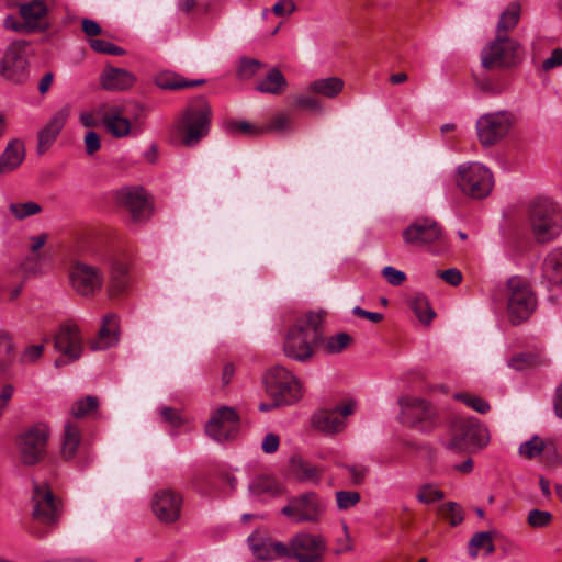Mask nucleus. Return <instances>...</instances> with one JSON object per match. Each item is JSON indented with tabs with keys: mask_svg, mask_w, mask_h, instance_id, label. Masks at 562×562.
Instances as JSON below:
<instances>
[{
	"mask_svg": "<svg viewBox=\"0 0 562 562\" xmlns=\"http://www.w3.org/2000/svg\"><path fill=\"white\" fill-rule=\"evenodd\" d=\"M322 323V313L308 312L299 318L284 338L283 351L285 356L300 362L311 359L313 356L312 345L317 342L321 337Z\"/></svg>",
	"mask_w": 562,
	"mask_h": 562,
	"instance_id": "f257e3e1",
	"label": "nucleus"
},
{
	"mask_svg": "<svg viewBox=\"0 0 562 562\" xmlns=\"http://www.w3.org/2000/svg\"><path fill=\"white\" fill-rule=\"evenodd\" d=\"M52 427L45 422H36L24 427L15 437L18 459L25 467L42 463L48 454Z\"/></svg>",
	"mask_w": 562,
	"mask_h": 562,
	"instance_id": "f03ea898",
	"label": "nucleus"
},
{
	"mask_svg": "<svg viewBox=\"0 0 562 562\" xmlns=\"http://www.w3.org/2000/svg\"><path fill=\"white\" fill-rule=\"evenodd\" d=\"M531 232L539 243H548L562 232V210L549 198L532 200L528 209Z\"/></svg>",
	"mask_w": 562,
	"mask_h": 562,
	"instance_id": "7ed1b4c3",
	"label": "nucleus"
},
{
	"mask_svg": "<svg viewBox=\"0 0 562 562\" xmlns=\"http://www.w3.org/2000/svg\"><path fill=\"white\" fill-rule=\"evenodd\" d=\"M524 59L521 44L510 36L495 34L481 52L482 67L488 70H503L517 67Z\"/></svg>",
	"mask_w": 562,
	"mask_h": 562,
	"instance_id": "20e7f679",
	"label": "nucleus"
},
{
	"mask_svg": "<svg viewBox=\"0 0 562 562\" xmlns=\"http://www.w3.org/2000/svg\"><path fill=\"white\" fill-rule=\"evenodd\" d=\"M55 0H31L19 7L21 20L8 15L3 25L5 29L20 33H42L50 27L48 18L50 8Z\"/></svg>",
	"mask_w": 562,
	"mask_h": 562,
	"instance_id": "39448f33",
	"label": "nucleus"
},
{
	"mask_svg": "<svg viewBox=\"0 0 562 562\" xmlns=\"http://www.w3.org/2000/svg\"><path fill=\"white\" fill-rule=\"evenodd\" d=\"M211 108L207 102L200 98L193 101L182 113L177 124L184 146H195L210 130Z\"/></svg>",
	"mask_w": 562,
	"mask_h": 562,
	"instance_id": "423d86ee",
	"label": "nucleus"
},
{
	"mask_svg": "<svg viewBox=\"0 0 562 562\" xmlns=\"http://www.w3.org/2000/svg\"><path fill=\"white\" fill-rule=\"evenodd\" d=\"M452 437L448 448L456 451L473 452L487 446V429L475 418H456L452 424Z\"/></svg>",
	"mask_w": 562,
	"mask_h": 562,
	"instance_id": "0eeeda50",
	"label": "nucleus"
},
{
	"mask_svg": "<svg viewBox=\"0 0 562 562\" xmlns=\"http://www.w3.org/2000/svg\"><path fill=\"white\" fill-rule=\"evenodd\" d=\"M456 181L463 194L477 200L486 198L494 186L493 173L480 162L460 165Z\"/></svg>",
	"mask_w": 562,
	"mask_h": 562,
	"instance_id": "6e6552de",
	"label": "nucleus"
},
{
	"mask_svg": "<svg viewBox=\"0 0 562 562\" xmlns=\"http://www.w3.org/2000/svg\"><path fill=\"white\" fill-rule=\"evenodd\" d=\"M537 305L535 293L529 283L520 277L507 281V312L509 322L518 325L527 321Z\"/></svg>",
	"mask_w": 562,
	"mask_h": 562,
	"instance_id": "1a4fd4ad",
	"label": "nucleus"
},
{
	"mask_svg": "<svg viewBox=\"0 0 562 562\" xmlns=\"http://www.w3.org/2000/svg\"><path fill=\"white\" fill-rule=\"evenodd\" d=\"M68 277L71 289L86 299L95 297L105 283L102 268L81 260L72 262Z\"/></svg>",
	"mask_w": 562,
	"mask_h": 562,
	"instance_id": "9d476101",
	"label": "nucleus"
},
{
	"mask_svg": "<svg viewBox=\"0 0 562 562\" xmlns=\"http://www.w3.org/2000/svg\"><path fill=\"white\" fill-rule=\"evenodd\" d=\"M265 385L277 404H293L302 397L300 381L281 366L273 367L266 373Z\"/></svg>",
	"mask_w": 562,
	"mask_h": 562,
	"instance_id": "9b49d317",
	"label": "nucleus"
},
{
	"mask_svg": "<svg viewBox=\"0 0 562 562\" xmlns=\"http://www.w3.org/2000/svg\"><path fill=\"white\" fill-rule=\"evenodd\" d=\"M289 555L297 562H324L327 541L319 533L300 532L288 544Z\"/></svg>",
	"mask_w": 562,
	"mask_h": 562,
	"instance_id": "f8f14e48",
	"label": "nucleus"
},
{
	"mask_svg": "<svg viewBox=\"0 0 562 562\" xmlns=\"http://www.w3.org/2000/svg\"><path fill=\"white\" fill-rule=\"evenodd\" d=\"M326 510L325 502L314 492L290 499L281 513L295 522H318Z\"/></svg>",
	"mask_w": 562,
	"mask_h": 562,
	"instance_id": "ddd939ff",
	"label": "nucleus"
},
{
	"mask_svg": "<svg viewBox=\"0 0 562 562\" xmlns=\"http://www.w3.org/2000/svg\"><path fill=\"white\" fill-rule=\"evenodd\" d=\"M515 116L508 111L487 113L476 122L477 137L483 146H492L505 137L513 125Z\"/></svg>",
	"mask_w": 562,
	"mask_h": 562,
	"instance_id": "4468645a",
	"label": "nucleus"
},
{
	"mask_svg": "<svg viewBox=\"0 0 562 562\" xmlns=\"http://www.w3.org/2000/svg\"><path fill=\"white\" fill-rule=\"evenodd\" d=\"M25 41H16L9 45L0 61V75L14 83L23 82L27 77Z\"/></svg>",
	"mask_w": 562,
	"mask_h": 562,
	"instance_id": "2eb2a0df",
	"label": "nucleus"
},
{
	"mask_svg": "<svg viewBox=\"0 0 562 562\" xmlns=\"http://www.w3.org/2000/svg\"><path fill=\"white\" fill-rule=\"evenodd\" d=\"M108 270V280L104 283L109 299L121 297L130 286V270L126 260L117 254L106 255L102 259Z\"/></svg>",
	"mask_w": 562,
	"mask_h": 562,
	"instance_id": "dca6fc26",
	"label": "nucleus"
},
{
	"mask_svg": "<svg viewBox=\"0 0 562 562\" xmlns=\"http://www.w3.org/2000/svg\"><path fill=\"white\" fill-rule=\"evenodd\" d=\"M117 204L130 213L131 221L139 224L151 215L148 196L142 188L125 187L116 192Z\"/></svg>",
	"mask_w": 562,
	"mask_h": 562,
	"instance_id": "f3484780",
	"label": "nucleus"
},
{
	"mask_svg": "<svg viewBox=\"0 0 562 562\" xmlns=\"http://www.w3.org/2000/svg\"><path fill=\"white\" fill-rule=\"evenodd\" d=\"M33 516L43 524H54L60 515L59 502L47 483L33 484Z\"/></svg>",
	"mask_w": 562,
	"mask_h": 562,
	"instance_id": "a211bd4d",
	"label": "nucleus"
},
{
	"mask_svg": "<svg viewBox=\"0 0 562 562\" xmlns=\"http://www.w3.org/2000/svg\"><path fill=\"white\" fill-rule=\"evenodd\" d=\"M239 427V418L234 408L223 406L215 411L205 425L206 434L218 442L233 438Z\"/></svg>",
	"mask_w": 562,
	"mask_h": 562,
	"instance_id": "6ab92c4d",
	"label": "nucleus"
},
{
	"mask_svg": "<svg viewBox=\"0 0 562 562\" xmlns=\"http://www.w3.org/2000/svg\"><path fill=\"white\" fill-rule=\"evenodd\" d=\"M442 237L441 227L429 217L417 218L403 232L404 241L414 247L432 245L440 241Z\"/></svg>",
	"mask_w": 562,
	"mask_h": 562,
	"instance_id": "aec40b11",
	"label": "nucleus"
},
{
	"mask_svg": "<svg viewBox=\"0 0 562 562\" xmlns=\"http://www.w3.org/2000/svg\"><path fill=\"white\" fill-rule=\"evenodd\" d=\"M248 544L258 560L272 561L289 555L288 544L273 540L259 531H255L248 537Z\"/></svg>",
	"mask_w": 562,
	"mask_h": 562,
	"instance_id": "412c9836",
	"label": "nucleus"
},
{
	"mask_svg": "<svg viewBox=\"0 0 562 562\" xmlns=\"http://www.w3.org/2000/svg\"><path fill=\"white\" fill-rule=\"evenodd\" d=\"M398 403L403 423L412 427H418L423 431L426 430V427L422 424L428 422L435 414L429 403L413 396H403Z\"/></svg>",
	"mask_w": 562,
	"mask_h": 562,
	"instance_id": "4be33fe9",
	"label": "nucleus"
},
{
	"mask_svg": "<svg viewBox=\"0 0 562 562\" xmlns=\"http://www.w3.org/2000/svg\"><path fill=\"white\" fill-rule=\"evenodd\" d=\"M102 122L108 132L117 138L125 137L131 133L139 134L143 130V123L139 117L131 122L123 115V111L120 108H112L104 112Z\"/></svg>",
	"mask_w": 562,
	"mask_h": 562,
	"instance_id": "5701e85b",
	"label": "nucleus"
},
{
	"mask_svg": "<svg viewBox=\"0 0 562 562\" xmlns=\"http://www.w3.org/2000/svg\"><path fill=\"white\" fill-rule=\"evenodd\" d=\"M182 498L171 490L157 492L153 501V510L164 522H173L180 517Z\"/></svg>",
	"mask_w": 562,
	"mask_h": 562,
	"instance_id": "b1692460",
	"label": "nucleus"
},
{
	"mask_svg": "<svg viewBox=\"0 0 562 562\" xmlns=\"http://www.w3.org/2000/svg\"><path fill=\"white\" fill-rule=\"evenodd\" d=\"M55 347L70 360H77L82 351V337L75 324H65L55 337Z\"/></svg>",
	"mask_w": 562,
	"mask_h": 562,
	"instance_id": "393cba45",
	"label": "nucleus"
},
{
	"mask_svg": "<svg viewBox=\"0 0 562 562\" xmlns=\"http://www.w3.org/2000/svg\"><path fill=\"white\" fill-rule=\"evenodd\" d=\"M70 115V105L57 110L45 126L38 132L37 151L44 154L55 142Z\"/></svg>",
	"mask_w": 562,
	"mask_h": 562,
	"instance_id": "a878e982",
	"label": "nucleus"
},
{
	"mask_svg": "<svg viewBox=\"0 0 562 562\" xmlns=\"http://www.w3.org/2000/svg\"><path fill=\"white\" fill-rule=\"evenodd\" d=\"M136 81V77L128 70L106 66L100 75V85L109 91L127 90Z\"/></svg>",
	"mask_w": 562,
	"mask_h": 562,
	"instance_id": "bb28decb",
	"label": "nucleus"
},
{
	"mask_svg": "<svg viewBox=\"0 0 562 562\" xmlns=\"http://www.w3.org/2000/svg\"><path fill=\"white\" fill-rule=\"evenodd\" d=\"M119 340V322L115 314H106L102 319V325L98 337L92 342V349L101 350L115 345Z\"/></svg>",
	"mask_w": 562,
	"mask_h": 562,
	"instance_id": "cd10ccee",
	"label": "nucleus"
},
{
	"mask_svg": "<svg viewBox=\"0 0 562 562\" xmlns=\"http://www.w3.org/2000/svg\"><path fill=\"white\" fill-rule=\"evenodd\" d=\"M313 426L325 432L336 434L341 431L346 424L338 411H319L313 416Z\"/></svg>",
	"mask_w": 562,
	"mask_h": 562,
	"instance_id": "c85d7f7f",
	"label": "nucleus"
},
{
	"mask_svg": "<svg viewBox=\"0 0 562 562\" xmlns=\"http://www.w3.org/2000/svg\"><path fill=\"white\" fill-rule=\"evenodd\" d=\"M25 157L24 145L20 140H12L0 156V173H8L18 168Z\"/></svg>",
	"mask_w": 562,
	"mask_h": 562,
	"instance_id": "c756f323",
	"label": "nucleus"
},
{
	"mask_svg": "<svg viewBox=\"0 0 562 562\" xmlns=\"http://www.w3.org/2000/svg\"><path fill=\"white\" fill-rule=\"evenodd\" d=\"M344 80L338 77L321 78L312 81L307 91L328 99H334L344 90Z\"/></svg>",
	"mask_w": 562,
	"mask_h": 562,
	"instance_id": "7c9ffc66",
	"label": "nucleus"
},
{
	"mask_svg": "<svg viewBox=\"0 0 562 562\" xmlns=\"http://www.w3.org/2000/svg\"><path fill=\"white\" fill-rule=\"evenodd\" d=\"M81 442L80 429L72 423H66L61 439V457L65 460H71L77 454Z\"/></svg>",
	"mask_w": 562,
	"mask_h": 562,
	"instance_id": "2f4dec72",
	"label": "nucleus"
},
{
	"mask_svg": "<svg viewBox=\"0 0 562 562\" xmlns=\"http://www.w3.org/2000/svg\"><path fill=\"white\" fill-rule=\"evenodd\" d=\"M521 14V5L517 1L510 2L507 8L502 12L497 26L496 34L508 36V33L512 32L519 23Z\"/></svg>",
	"mask_w": 562,
	"mask_h": 562,
	"instance_id": "473e14b6",
	"label": "nucleus"
},
{
	"mask_svg": "<svg viewBox=\"0 0 562 562\" xmlns=\"http://www.w3.org/2000/svg\"><path fill=\"white\" fill-rule=\"evenodd\" d=\"M286 86L288 82L282 72L277 68H271L266 77L257 82L256 89L262 93L280 94Z\"/></svg>",
	"mask_w": 562,
	"mask_h": 562,
	"instance_id": "72a5a7b5",
	"label": "nucleus"
},
{
	"mask_svg": "<svg viewBox=\"0 0 562 562\" xmlns=\"http://www.w3.org/2000/svg\"><path fill=\"white\" fill-rule=\"evenodd\" d=\"M155 83L166 90H177L183 88L196 87L204 83V80H186L183 77L170 72L165 71L156 76Z\"/></svg>",
	"mask_w": 562,
	"mask_h": 562,
	"instance_id": "f704fd0d",
	"label": "nucleus"
},
{
	"mask_svg": "<svg viewBox=\"0 0 562 562\" xmlns=\"http://www.w3.org/2000/svg\"><path fill=\"white\" fill-rule=\"evenodd\" d=\"M543 274L551 283H562V248L548 254L543 262Z\"/></svg>",
	"mask_w": 562,
	"mask_h": 562,
	"instance_id": "c9c22d12",
	"label": "nucleus"
},
{
	"mask_svg": "<svg viewBox=\"0 0 562 562\" xmlns=\"http://www.w3.org/2000/svg\"><path fill=\"white\" fill-rule=\"evenodd\" d=\"M293 471L302 482L318 484L323 470L305 461L293 462Z\"/></svg>",
	"mask_w": 562,
	"mask_h": 562,
	"instance_id": "e433bc0d",
	"label": "nucleus"
},
{
	"mask_svg": "<svg viewBox=\"0 0 562 562\" xmlns=\"http://www.w3.org/2000/svg\"><path fill=\"white\" fill-rule=\"evenodd\" d=\"M409 306L414 311L417 318L424 324L428 325L435 317V312L424 295L418 294L412 297L409 301Z\"/></svg>",
	"mask_w": 562,
	"mask_h": 562,
	"instance_id": "4c0bfd02",
	"label": "nucleus"
},
{
	"mask_svg": "<svg viewBox=\"0 0 562 562\" xmlns=\"http://www.w3.org/2000/svg\"><path fill=\"white\" fill-rule=\"evenodd\" d=\"M99 407V400L95 396L87 395L72 404L71 415L75 418H83L92 415Z\"/></svg>",
	"mask_w": 562,
	"mask_h": 562,
	"instance_id": "58836bf2",
	"label": "nucleus"
},
{
	"mask_svg": "<svg viewBox=\"0 0 562 562\" xmlns=\"http://www.w3.org/2000/svg\"><path fill=\"white\" fill-rule=\"evenodd\" d=\"M352 342V337L347 333H338L328 337L324 344V349L327 353H340L347 349Z\"/></svg>",
	"mask_w": 562,
	"mask_h": 562,
	"instance_id": "ea45409f",
	"label": "nucleus"
},
{
	"mask_svg": "<svg viewBox=\"0 0 562 562\" xmlns=\"http://www.w3.org/2000/svg\"><path fill=\"white\" fill-rule=\"evenodd\" d=\"M439 515L448 520L451 526H458L463 521V510L458 503L447 502L439 506Z\"/></svg>",
	"mask_w": 562,
	"mask_h": 562,
	"instance_id": "a19ab883",
	"label": "nucleus"
},
{
	"mask_svg": "<svg viewBox=\"0 0 562 562\" xmlns=\"http://www.w3.org/2000/svg\"><path fill=\"white\" fill-rule=\"evenodd\" d=\"M9 210L16 220H24L42 212V206L33 201L11 203Z\"/></svg>",
	"mask_w": 562,
	"mask_h": 562,
	"instance_id": "79ce46f5",
	"label": "nucleus"
},
{
	"mask_svg": "<svg viewBox=\"0 0 562 562\" xmlns=\"http://www.w3.org/2000/svg\"><path fill=\"white\" fill-rule=\"evenodd\" d=\"M480 549H485L487 553L494 551L492 535L490 532H477L470 540L469 552L471 555L476 557Z\"/></svg>",
	"mask_w": 562,
	"mask_h": 562,
	"instance_id": "37998d69",
	"label": "nucleus"
},
{
	"mask_svg": "<svg viewBox=\"0 0 562 562\" xmlns=\"http://www.w3.org/2000/svg\"><path fill=\"white\" fill-rule=\"evenodd\" d=\"M13 350V344L10 335L0 330V373H7L9 363L12 359L11 352Z\"/></svg>",
	"mask_w": 562,
	"mask_h": 562,
	"instance_id": "c03bdc74",
	"label": "nucleus"
},
{
	"mask_svg": "<svg viewBox=\"0 0 562 562\" xmlns=\"http://www.w3.org/2000/svg\"><path fill=\"white\" fill-rule=\"evenodd\" d=\"M544 447L543 440L538 436H533L530 440L521 443L518 451L521 457L533 459L542 453Z\"/></svg>",
	"mask_w": 562,
	"mask_h": 562,
	"instance_id": "a18cd8bd",
	"label": "nucleus"
},
{
	"mask_svg": "<svg viewBox=\"0 0 562 562\" xmlns=\"http://www.w3.org/2000/svg\"><path fill=\"white\" fill-rule=\"evenodd\" d=\"M335 498L339 510H348L360 502L361 496L360 493L356 491H337Z\"/></svg>",
	"mask_w": 562,
	"mask_h": 562,
	"instance_id": "49530a36",
	"label": "nucleus"
},
{
	"mask_svg": "<svg viewBox=\"0 0 562 562\" xmlns=\"http://www.w3.org/2000/svg\"><path fill=\"white\" fill-rule=\"evenodd\" d=\"M249 490L255 495H261L265 493H279V488L276 485V482L268 476H258L254 479L249 486Z\"/></svg>",
	"mask_w": 562,
	"mask_h": 562,
	"instance_id": "de8ad7c7",
	"label": "nucleus"
},
{
	"mask_svg": "<svg viewBox=\"0 0 562 562\" xmlns=\"http://www.w3.org/2000/svg\"><path fill=\"white\" fill-rule=\"evenodd\" d=\"M292 124L291 115L284 112L277 113L270 122L262 126L263 133L266 132H285L290 130Z\"/></svg>",
	"mask_w": 562,
	"mask_h": 562,
	"instance_id": "09e8293b",
	"label": "nucleus"
},
{
	"mask_svg": "<svg viewBox=\"0 0 562 562\" xmlns=\"http://www.w3.org/2000/svg\"><path fill=\"white\" fill-rule=\"evenodd\" d=\"M417 499L426 505L432 504L435 502L441 501L445 497V494L441 490L437 488L431 484L422 485L418 488Z\"/></svg>",
	"mask_w": 562,
	"mask_h": 562,
	"instance_id": "8fccbe9b",
	"label": "nucleus"
},
{
	"mask_svg": "<svg viewBox=\"0 0 562 562\" xmlns=\"http://www.w3.org/2000/svg\"><path fill=\"white\" fill-rule=\"evenodd\" d=\"M263 64L257 59L243 58L238 66V76L241 79H250L259 72Z\"/></svg>",
	"mask_w": 562,
	"mask_h": 562,
	"instance_id": "3c124183",
	"label": "nucleus"
},
{
	"mask_svg": "<svg viewBox=\"0 0 562 562\" xmlns=\"http://www.w3.org/2000/svg\"><path fill=\"white\" fill-rule=\"evenodd\" d=\"M457 400L463 402L469 407L473 408L480 414H485L490 411V404L482 397L470 394H456Z\"/></svg>",
	"mask_w": 562,
	"mask_h": 562,
	"instance_id": "603ef678",
	"label": "nucleus"
},
{
	"mask_svg": "<svg viewBox=\"0 0 562 562\" xmlns=\"http://www.w3.org/2000/svg\"><path fill=\"white\" fill-rule=\"evenodd\" d=\"M552 520V515L550 512L541 510V509H531L527 516V522L532 528H543L548 526Z\"/></svg>",
	"mask_w": 562,
	"mask_h": 562,
	"instance_id": "864d4df0",
	"label": "nucleus"
},
{
	"mask_svg": "<svg viewBox=\"0 0 562 562\" xmlns=\"http://www.w3.org/2000/svg\"><path fill=\"white\" fill-rule=\"evenodd\" d=\"M344 468L350 475L352 485L356 486L363 484L369 474V468L363 464H347Z\"/></svg>",
	"mask_w": 562,
	"mask_h": 562,
	"instance_id": "5fc2aeb1",
	"label": "nucleus"
},
{
	"mask_svg": "<svg viewBox=\"0 0 562 562\" xmlns=\"http://www.w3.org/2000/svg\"><path fill=\"white\" fill-rule=\"evenodd\" d=\"M159 413L162 420L173 428L182 426L186 422V418L176 408L165 406L160 408Z\"/></svg>",
	"mask_w": 562,
	"mask_h": 562,
	"instance_id": "6e6d98bb",
	"label": "nucleus"
},
{
	"mask_svg": "<svg viewBox=\"0 0 562 562\" xmlns=\"http://www.w3.org/2000/svg\"><path fill=\"white\" fill-rule=\"evenodd\" d=\"M231 133H243L248 135H259L263 133L262 126H256L245 121H232L227 124Z\"/></svg>",
	"mask_w": 562,
	"mask_h": 562,
	"instance_id": "4d7b16f0",
	"label": "nucleus"
},
{
	"mask_svg": "<svg viewBox=\"0 0 562 562\" xmlns=\"http://www.w3.org/2000/svg\"><path fill=\"white\" fill-rule=\"evenodd\" d=\"M537 357L533 353H518L510 358L508 364L515 370H524L530 366L536 364Z\"/></svg>",
	"mask_w": 562,
	"mask_h": 562,
	"instance_id": "13d9d810",
	"label": "nucleus"
},
{
	"mask_svg": "<svg viewBox=\"0 0 562 562\" xmlns=\"http://www.w3.org/2000/svg\"><path fill=\"white\" fill-rule=\"evenodd\" d=\"M382 276L385 278L387 283L395 286L401 285L406 280V274L392 266L384 267L382 269Z\"/></svg>",
	"mask_w": 562,
	"mask_h": 562,
	"instance_id": "bf43d9fd",
	"label": "nucleus"
},
{
	"mask_svg": "<svg viewBox=\"0 0 562 562\" xmlns=\"http://www.w3.org/2000/svg\"><path fill=\"white\" fill-rule=\"evenodd\" d=\"M344 535L336 540L335 553L341 554L353 549L352 540L346 524L342 525Z\"/></svg>",
	"mask_w": 562,
	"mask_h": 562,
	"instance_id": "052dcab7",
	"label": "nucleus"
},
{
	"mask_svg": "<svg viewBox=\"0 0 562 562\" xmlns=\"http://www.w3.org/2000/svg\"><path fill=\"white\" fill-rule=\"evenodd\" d=\"M296 10V4L293 0H279L272 7V12L277 16H288Z\"/></svg>",
	"mask_w": 562,
	"mask_h": 562,
	"instance_id": "680f3d73",
	"label": "nucleus"
},
{
	"mask_svg": "<svg viewBox=\"0 0 562 562\" xmlns=\"http://www.w3.org/2000/svg\"><path fill=\"white\" fill-rule=\"evenodd\" d=\"M437 276L440 277L446 283L452 286H457L462 282V273L457 268L437 271Z\"/></svg>",
	"mask_w": 562,
	"mask_h": 562,
	"instance_id": "e2e57ef3",
	"label": "nucleus"
},
{
	"mask_svg": "<svg viewBox=\"0 0 562 562\" xmlns=\"http://www.w3.org/2000/svg\"><path fill=\"white\" fill-rule=\"evenodd\" d=\"M562 66V48H554L551 52V55L542 61V69L544 71H550L554 68Z\"/></svg>",
	"mask_w": 562,
	"mask_h": 562,
	"instance_id": "0e129e2a",
	"label": "nucleus"
},
{
	"mask_svg": "<svg viewBox=\"0 0 562 562\" xmlns=\"http://www.w3.org/2000/svg\"><path fill=\"white\" fill-rule=\"evenodd\" d=\"M295 105L301 109L322 111L323 106L319 100L311 95H300L295 99Z\"/></svg>",
	"mask_w": 562,
	"mask_h": 562,
	"instance_id": "69168bd1",
	"label": "nucleus"
},
{
	"mask_svg": "<svg viewBox=\"0 0 562 562\" xmlns=\"http://www.w3.org/2000/svg\"><path fill=\"white\" fill-rule=\"evenodd\" d=\"M43 353L42 345H32L24 349L21 361L24 363L36 361Z\"/></svg>",
	"mask_w": 562,
	"mask_h": 562,
	"instance_id": "338daca9",
	"label": "nucleus"
},
{
	"mask_svg": "<svg viewBox=\"0 0 562 562\" xmlns=\"http://www.w3.org/2000/svg\"><path fill=\"white\" fill-rule=\"evenodd\" d=\"M85 146L88 155H93L101 147L100 137L95 132H88L85 136Z\"/></svg>",
	"mask_w": 562,
	"mask_h": 562,
	"instance_id": "774afa93",
	"label": "nucleus"
}]
</instances>
